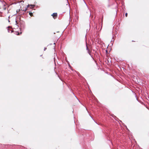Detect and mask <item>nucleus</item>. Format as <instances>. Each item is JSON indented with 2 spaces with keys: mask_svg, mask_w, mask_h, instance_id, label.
Returning a JSON list of instances; mask_svg holds the SVG:
<instances>
[{
  "mask_svg": "<svg viewBox=\"0 0 149 149\" xmlns=\"http://www.w3.org/2000/svg\"><path fill=\"white\" fill-rule=\"evenodd\" d=\"M57 15H58L57 13H54L52 15V16L54 19H55L57 18Z\"/></svg>",
  "mask_w": 149,
  "mask_h": 149,
  "instance_id": "obj_1",
  "label": "nucleus"
},
{
  "mask_svg": "<svg viewBox=\"0 0 149 149\" xmlns=\"http://www.w3.org/2000/svg\"><path fill=\"white\" fill-rule=\"evenodd\" d=\"M29 15H30V16L31 17L33 16V15L32 13L31 12H29Z\"/></svg>",
  "mask_w": 149,
  "mask_h": 149,
  "instance_id": "obj_2",
  "label": "nucleus"
},
{
  "mask_svg": "<svg viewBox=\"0 0 149 149\" xmlns=\"http://www.w3.org/2000/svg\"><path fill=\"white\" fill-rule=\"evenodd\" d=\"M86 49L87 50H88V52L90 54V50L88 49V48L87 45H86Z\"/></svg>",
  "mask_w": 149,
  "mask_h": 149,
  "instance_id": "obj_3",
  "label": "nucleus"
},
{
  "mask_svg": "<svg viewBox=\"0 0 149 149\" xmlns=\"http://www.w3.org/2000/svg\"><path fill=\"white\" fill-rule=\"evenodd\" d=\"M20 34H22V32H21L20 33H19V32H17L16 33V34L17 35H19Z\"/></svg>",
  "mask_w": 149,
  "mask_h": 149,
  "instance_id": "obj_4",
  "label": "nucleus"
},
{
  "mask_svg": "<svg viewBox=\"0 0 149 149\" xmlns=\"http://www.w3.org/2000/svg\"><path fill=\"white\" fill-rule=\"evenodd\" d=\"M125 15L126 17H127V13H126V14H125Z\"/></svg>",
  "mask_w": 149,
  "mask_h": 149,
  "instance_id": "obj_5",
  "label": "nucleus"
},
{
  "mask_svg": "<svg viewBox=\"0 0 149 149\" xmlns=\"http://www.w3.org/2000/svg\"><path fill=\"white\" fill-rule=\"evenodd\" d=\"M27 10V9L26 8L25 10H24V11H26Z\"/></svg>",
  "mask_w": 149,
  "mask_h": 149,
  "instance_id": "obj_6",
  "label": "nucleus"
},
{
  "mask_svg": "<svg viewBox=\"0 0 149 149\" xmlns=\"http://www.w3.org/2000/svg\"><path fill=\"white\" fill-rule=\"evenodd\" d=\"M106 52L107 53V50H106Z\"/></svg>",
  "mask_w": 149,
  "mask_h": 149,
  "instance_id": "obj_7",
  "label": "nucleus"
},
{
  "mask_svg": "<svg viewBox=\"0 0 149 149\" xmlns=\"http://www.w3.org/2000/svg\"><path fill=\"white\" fill-rule=\"evenodd\" d=\"M46 49V48H45V50H45V49Z\"/></svg>",
  "mask_w": 149,
  "mask_h": 149,
  "instance_id": "obj_8",
  "label": "nucleus"
},
{
  "mask_svg": "<svg viewBox=\"0 0 149 149\" xmlns=\"http://www.w3.org/2000/svg\"><path fill=\"white\" fill-rule=\"evenodd\" d=\"M132 42H135V41H132Z\"/></svg>",
  "mask_w": 149,
  "mask_h": 149,
  "instance_id": "obj_9",
  "label": "nucleus"
}]
</instances>
